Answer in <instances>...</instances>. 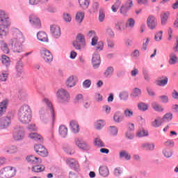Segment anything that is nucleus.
<instances>
[{
    "instance_id": "obj_1",
    "label": "nucleus",
    "mask_w": 178,
    "mask_h": 178,
    "mask_svg": "<svg viewBox=\"0 0 178 178\" xmlns=\"http://www.w3.org/2000/svg\"><path fill=\"white\" fill-rule=\"evenodd\" d=\"M18 120L24 124H29L33 118L31 108L28 104L21 106L17 112Z\"/></svg>"
},
{
    "instance_id": "obj_2",
    "label": "nucleus",
    "mask_w": 178,
    "mask_h": 178,
    "mask_svg": "<svg viewBox=\"0 0 178 178\" xmlns=\"http://www.w3.org/2000/svg\"><path fill=\"white\" fill-rule=\"evenodd\" d=\"M0 38H5L9 33L8 27L10 26L9 15L3 10H0Z\"/></svg>"
},
{
    "instance_id": "obj_3",
    "label": "nucleus",
    "mask_w": 178,
    "mask_h": 178,
    "mask_svg": "<svg viewBox=\"0 0 178 178\" xmlns=\"http://www.w3.org/2000/svg\"><path fill=\"white\" fill-rule=\"evenodd\" d=\"M24 42V37L23 33L19 31L14 35L13 39H11V45L13 52L20 54L23 52V43Z\"/></svg>"
},
{
    "instance_id": "obj_4",
    "label": "nucleus",
    "mask_w": 178,
    "mask_h": 178,
    "mask_svg": "<svg viewBox=\"0 0 178 178\" xmlns=\"http://www.w3.org/2000/svg\"><path fill=\"white\" fill-rule=\"evenodd\" d=\"M88 37L89 38H92L91 45L94 47V49L96 52H101V51H104V42H98V36H97L95 31H90L88 33Z\"/></svg>"
},
{
    "instance_id": "obj_5",
    "label": "nucleus",
    "mask_w": 178,
    "mask_h": 178,
    "mask_svg": "<svg viewBox=\"0 0 178 178\" xmlns=\"http://www.w3.org/2000/svg\"><path fill=\"white\" fill-rule=\"evenodd\" d=\"M59 104H67L70 101V93L65 88H60L56 93Z\"/></svg>"
},
{
    "instance_id": "obj_6",
    "label": "nucleus",
    "mask_w": 178,
    "mask_h": 178,
    "mask_svg": "<svg viewBox=\"0 0 178 178\" xmlns=\"http://www.w3.org/2000/svg\"><path fill=\"white\" fill-rule=\"evenodd\" d=\"M16 168L6 166L0 170V178H12L16 176Z\"/></svg>"
},
{
    "instance_id": "obj_7",
    "label": "nucleus",
    "mask_w": 178,
    "mask_h": 178,
    "mask_svg": "<svg viewBox=\"0 0 178 178\" xmlns=\"http://www.w3.org/2000/svg\"><path fill=\"white\" fill-rule=\"evenodd\" d=\"M72 45L74 48L78 51L84 49V48H86V39L84 38V35L79 33L76 36V40L72 42Z\"/></svg>"
},
{
    "instance_id": "obj_8",
    "label": "nucleus",
    "mask_w": 178,
    "mask_h": 178,
    "mask_svg": "<svg viewBox=\"0 0 178 178\" xmlns=\"http://www.w3.org/2000/svg\"><path fill=\"white\" fill-rule=\"evenodd\" d=\"M24 136L25 134L23 127H17L13 133V140H14V141H22V140L24 138Z\"/></svg>"
},
{
    "instance_id": "obj_9",
    "label": "nucleus",
    "mask_w": 178,
    "mask_h": 178,
    "mask_svg": "<svg viewBox=\"0 0 178 178\" xmlns=\"http://www.w3.org/2000/svg\"><path fill=\"white\" fill-rule=\"evenodd\" d=\"M40 55L41 58H42L46 63H51V62L54 60V56L51 51L47 49H42L40 50Z\"/></svg>"
},
{
    "instance_id": "obj_10",
    "label": "nucleus",
    "mask_w": 178,
    "mask_h": 178,
    "mask_svg": "<svg viewBox=\"0 0 178 178\" xmlns=\"http://www.w3.org/2000/svg\"><path fill=\"white\" fill-rule=\"evenodd\" d=\"M77 83H79V77L76 75H70L65 81V86L67 88H73L76 87Z\"/></svg>"
},
{
    "instance_id": "obj_11",
    "label": "nucleus",
    "mask_w": 178,
    "mask_h": 178,
    "mask_svg": "<svg viewBox=\"0 0 178 178\" xmlns=\"http://www.w3.org/2000/svg\"><path fill=\"white\" fill-rule=\"evenodd\" d=\"M147 24L150 30H156L158 26L156 17L154 15H149L147 19Z\"/></svg>"
},
{
    "instance_id": "obj_12",
    "label": "nucleus",
    "mask_w": 178,
    "mask_h": 178,
    "mask_svg": "<svg viewBox=\"0 0 178 178\" xmlns=\"http://www.w3.org/2000/svg\"><path fill=\"white\" fill-rule=\"evenodd\" d=\"M34 149L36 154L40 155V156H48V150L42 145H35Z\"/></svg>"
},
{
    "instance_id": "obj_13",
    "label": "nucleus",
    "mask_w": 178,
    "mask_h": 178,
    "mask_svg": "<svg viewBox=\"0 0 178 178\" xmlns=\"http://www.w3.org/2000/svg\"><path fill=\"white\" fill-rule=\"evenodd\" d=\"M29 22L35 29H41V21L37 15H31L29 16Z\"/></svg>"
},
{
    "instance_id": "obj_14",
    "label": "nucleus",
    "mask_w": 178,
    "mask_h": 178,
    "mask_svg": "<svg viewBox=\"0 0 178 178\" xmlns=\"http://www.w3.org/2000/svg\"><path fill=\"white\" fill-rule=\"evenodd\" d=\"M92 65L93 68L98 69L101 65V56L97 53H94L92 56Z\"/></svg>"
},
{
    "instance_id": "obj_15",
    "label": "nucleus",
    "mask_w": 178,
    "mask_h": 178,
    "mask_svg": "<svg viewBox=\"0 0 178 178\" xmlns=\"http://www.w3.org/2000/svg\"><path fill=\"white\" fill-rule=\"evenodd\" d=\"M66 163L71 168V169H74V170H76V172H79L80 165L79 164V161H77V160L74 159H67Z\"/></svg>"
},
{
    "instance_id": "obj_16",
    "label": "nucleus",
    "mask_w": 178,
    "mask_h": 178,
    "mask_svg": "<svg viewBox=\"0 0 178 178\" xmlns=\"http://www.w3.org/2000/svg\"><path fill=\"white\" fill-rule=\"evenodd\" d=\"M42 102L43 104H45V105H47V108L49 109L52 122H55V111L52 106V103H51V101L48 98H44L42 99Z\"/></svg>"
},
{
    "instance_id": "obj_17",
    "label": "nucleus",
    "mask_w": 178,
    "mask_h": 178,
    "mask_svg": "<svg viewBox=\"0 0 178 178\" xmlns=\"http://www.w3.org/2000/svg\"><path fill=\"white\" fill-rule=\"evenodd\" d=\"M51 34L54 38H59L62 33L60 32V28L58 25H52L50 26Z\"/></svg>"
},
{
    "instance_id": "obj_18",
    "label": "nucleus",
    "mask_w": 178,
    "mask_h": 178,
    "mask_svg": "<svg viewBox=\"0 0 178 178\" xmlns=\"http://www.w3.org/2000/svg\"><path fill=\"white\" fill-rule=\"evenodd\" d=\"M10 118L3 117L0 119V129H8L10 126Z\"/></svg>"
},
{
    "instance_id": "obj_19",
    "label": "nucleus",
    "mask_w": 178,
    "mask_h": 178,
    "mask_svg": "<svg viewBox=\"0 0 178 178\" xmlns=\"http://www.w3.org/2000/svg\"><path fill=\"white\" fill-rule=\"evenodd\" d=\"M115 29L119 33H122V31H124L126 30V26H124V21L123 19L118 20L115 24Z\"/></svg>"
},
{
    "instance_id": "obj_20",
    "label": "nucleus",
    "mask_w": 178,
    "mask_h": 178,
    "mask_svg": "<svg viewBox=\"0 0 178 178\" xmlns=\"http://www.w3.org/2000/svg\"><path fill=\"white\" fill-rule=\"evenodd\" d=\"M39 114H40V120L43 123H48V122H49V118H48V114L45 111V108H40L39 111Z\"/></svg>"
},
{
    "instance_id": "obj_21",
    "label": "nucleus",
    "mask_w": 178,
    "mask_h": 178,
    "mask_svg": "<svg viewBox=\"0 0 178 178\" xmlns=\"http://www.w3.org/2000/svg\"><path fill=\"white\" fill-rule=\"evenodd\" d=\"M26 160L29 163H32L33 165H37L38 163H42V161L41 159L34 156L33 155H30L26 156Z\"/></svg>"
},
{
    "instance_id": "obj_22",
    "label": "nucleus",
    "mask_w": 178,
    "mask_h": 178,
    "mask_svg": "<svg viewBox=\"0 0 178 178\" xmlns=\"http://www.w3.org/2000/svg\"><path fill=\"white\" fill-rule=\"evenodd\" d=\"M70 127L72 133L74 134L79 133L80 131V128L79 127V122L77 121L72 120L70 122Z\"/></svg>"
},
{
    "instance_id": "obj_23",
    "label": "nucleus",
    "mask_w": 178,
    "mask_h": 178,
    "mask_svg": "<svg viewBox=\"0 0 178 178\" xmlns=\"http://www.w3.org/2000/svg\"><path fill=\"white\" fill-rule=\"evenodd\" d=\"M76 145L80 148V149H83V151H89L90 149V145L88 143L81 141V140H76Z\"/></svg>"
},
{
    "instance_id": "obj_24",
    "label": "nucleus",
    "mask_w": 178,
    "mask_h": 178,
    "mask_svg": "<svg viewBox=\"0 0 178 178\" xmlns=\"http://www.w3.org/2000/svg\"><path fill=\"white\" fill-rule=\"evenodd\" d=\"M113 119L115 123H122L124 120V117L122 115V112L116 111L113 115Z\"/></svg>"
},
{
    "instance_id": "obj_25",
    "label": "nucleus",
    "mask_w": 178,
    "mask_h": 178,
    "mask_svg": "<svg viewBox=\"0 0 178 178\" xmlns=\"http://www.w3.org/2000/svg\"><path fill=\"white\" fill-rule=\"evenodd\" d=\"M37 38L42 42H48V35L44 31H40L37 33Z\"/></svg>"
},
{
    "instance_id": "obj_26",
    "label": "nucleus",
    "mask_w": 178,
    "mask_h": 178,
    "mask_svg": "<svg viewBox=\"0 0 178 178\" xmlns=\"http://www.w3.org/2000/svg\"><path fill=\"white\" fill-rule=\"evenodd\" d=\"M99 173L102 177H108V176H109V168L106 165L100 166L99 168Z\"/></svg>"
},
{
    "instance_id": "obj_27",
    "label": "nucleus",
    "mask_w": 178,
    "mask_h": 178,
    "mask_svg": "<svg viewBox=\"0 0 178 178\" xmlns=\"http://www.w3.org/2000/svg\"><path fill=\"white\" fill-rule=\"evenodd\" d=\"M29 137L32 140H35V141H38V143H42L44 141L42 136L37 133H31L29 134Z\"/></svg>"
},
{
    "instance_id": "obj_28",
    "label": "nucleus",
    "mask_w": 178,
    "mask_h": 178,
    "mask_svg": "<svg viewBox=\"0 0 178 178\" xmlns=\"http://www.w3.org/2000/svg\"><path fill=\"white\" fill-rule=\"evenodd\" d=\"M8 108V100H3L0 103V116L5 115Z\"/></svg>"
},
{
    "instance_id": "obj_29",
    "label": "nucleus",
    "mask_w": 178,
    "mask_h": 178,
    "mask_svg": "<svg viewBox=\"0 0 178 178\" xmlns=\"http://www.w3.org/2000/svg\"><path fill=\"white\" fill-rule=\"evenodd\" d=\"M1 61L2 65L6 66V67H9V66H10V58L6 55L1 56Z\"/></svg>"
},
{
    "instance_id": "obj_30",
    "label": "nucleus",
    "mask_w": 178,
    "mask_h": 178,
    "mask_svg": "<svg viewBox=\"0 0 178 178\" xmlns=\"http://www.w3.org/2000/svg\"><path fill=\"white\" fill-rule=\"evenodd\" d=\"M129 9L130 8H129V3L126 1L120 9V14L123 15V16H127V12H129Z\"/></svg>"
},
{
    "instance_id": "obj_31",
    "label": "nucleus",
    "mask_w": 178,
    "mask_h": 178,
    "mask_svg": "<svg viewBox=\"0 0 178 178\" xmlns=\"http://www.w3.org/2000/svg\"><path fill=\"white\" fill-rule=\"evenodd\" d=\"M168 79L165 77L163 79H157L154 81V84L159 87H165L168 85Z\"/></svg>"
},
{
    "instance_id": "obj_32",
    "label": "nucleus",
    "mask_w": 178,
    "mask_h": 178,
    "mask_svg": "<svg viewBox=\"0 0 178 178\" xmlns=\"http://www.w3.org/2000/svg\"><path fill=\"white\" fill-rule=\"evenodd\" d=\"M84 12L83 11H79L76 13V15L75 16V21L76 23H81L83 20H84Z\"/></svg>"
},
{
    "instance_id": "obj_33",
    "label": "nucleus",
    "mask_w": 178,
    "mask_h": 178,
    "mask_svg": "<svg viewBox=\"0 0 178 178\" xmlns=\"http://www.w3.org/2000/svg\"><path fill=\"white\" fill-rule=\"evenodd\" d=\"M178 62V58L177 56H176V54L172 52L170 54V58L168 60V63L170 65H176Z\"/></svg>"
},
{
    "instance_id": "obj_34",
    "label": "nucleus",
    "mask_w": 178,
    "mask_h": 178,
    "mask_svg": "<svg viewBox=\"0 0 178 178\" xmlns=\"http://www.w3.org/2000/svg\"><path fill=\"white\" fill-rule=\"evenodd\" d=\"M142 147L147 151H154L155 149V143H145L142 144Z\"/></svg>"
},
{
    "instance_id": "obj_35",
    "label": "nucleus",
    "mask_w": 178,
    "mask_h": 178,
    "mask_svg": "<svg viewBox=\"0 0 178 178\" xmlns=\"http://www.w3.org/2000/svg\"><path fill=\"white\" fill-rule=\"evenodd\" d=\"M59 134L63 138H66L67 136V127L65 125H60L59 127Z\"/></svg>"
},
{
    "instance_id": "obj_36",
    "label": "nucleus",
    "mask_w": 178,
    "mask_h": 178,
    "mask_svg": "<svg viewBox=\"0 0 178 178\" xmlns=\"http://www.w3.org/2000/svg\"><path fill=\"white\" fill-rule=\"evenodd\" d=\"M33 172L35 173H40L41 172H44L45 170V166L44 165H36L32 167Z\"/></svg>"
},
{
    "instance_id": "obj_37",
    "label": "nucleus",
    "mask_w": 178,
    "mask_h": 178,
    "mask_svg": "<svg viewBox=\"0 0 178 178\" xmlns=\"http://www.w3.org/2000/svg\"><path fill=\"white\" fill-rule=\"evenodd\" d=\"M119 155L121 159L123 158L126 159V161H130V159H131V156L125 150L120 152Z\"/></svg>"
},
{
    "instance_id": "obj_38",
    "label": "nucleus",
    "mask_w": 178,
    "mask_h": 178,
    "mask_svg": "<svg viewBox=\"0 0 178 178\" xmlns=\"http://www.w3.org/2000/svg\"><path fill=\"white\" fill-rule=\"evenodd\" d=\"M169 16H170V13L167 11L163 14L161 16V25L165 26L168 23V19H169Z\"/></svg>"
},
{
    "instance_id": "obj_39",
    "label": "nucleus",
    "mask_w": 178,
    "mask_h": 178,
    "mask_svg": "<svg viewBox=\"0 0 178 178\" xmlns=\"http://www.w3.org/2000/svg\"><path fill=\"white\" fill-rule=\"evenodd\" d=\"M7 154H16L17 152V146L11 145L4 149Z\"/></svg>"
},
{
    "instance_id": "obj_40",
    "label": "nucleus",
    "mask_w": 178,
    "mask_h": 178,
    "mask_svg": "<svg viewBox=\"0 0 178 178\" xmlns=\"http://www.w3.org/2000/svg\"><path fill=\"white\" fill-rule=\"evenodd\" d=\"M152 127H160L162 126V118L157 117L153 122H151Z\"/></svg>"
},
{
    "instance_id": "obj_41",
    "label": "nucleus",
    "mask_w": 178,
    "mask_h": 178,
    "mask_svg": "<svg viewBox=\"0 0 178 178\" xmlns=\"http://www.w3.org/2000/svg\"><path fill=\"white\" fill-rule=\"evenodd\" d=\"M104 126H105V121L103 120H99L95 123V129H96V130H102Z\"/></svg>"
},
{
    "instance_id": "obj_42",
    "label": "nucleus",
    "mask_w": 178,
    "mask_h": 178,
    "mask_svg": "<svg viewBox=\"0 0 178 178\" xmlns=\"http://www.w3.org/2000/svg\"><path fill=\"white\" fill-rule=\"evenodd\" d=\"M149 106H148L147 104L144 102H140L138 104V111H141V112H145L146 111H148V108Z\"/></svg>"
},
{
    "instance_id": "obj_43",
    "label": "nucleus",
    "mask_w": 178,
    "mask_h": 178,
    "mask_svg": "<svg viewBox=\"0 0 178 178\" xmlns=\"http://www.w3.org/2000/svg\"><path fill=\"white\" fill-rule=\"evenodd\" d=\"M152 108L156 111V112H163L164 108L162 106L156 102H153L152 104Z\"/></svg>"
},
{
    "instance_id": "obj_44",
    "label": "nucleus",
    "mask_w": 178,
    "mask_h": 178,
    "mask_svg": "<svg viewBox=\"0 0 178 178\" xmlns=\"http://www.w3.org/2000/svg\"><path fill=\"white\" fill-rule=\"evenodd\" d=\"M134 24H136V21L133 18H129L125 23L126 29H133L134 27Z\"/></svg>"
},
{
    "instance_id": "obj_45",
    "label": "nucleus",
    "mask_w": 178,
    "mask_h": 178,
    "mask_svg": "<svg viewBox=\"0 0 178 178\" xmlns=\"http://www.w3.org/2000/svg\"><path fill=\"white\" fill-rule=\"evenodd\" d=\"M79 3L82 9H88L90 6V0H79Z\"/></svg>"
},
{
    "instance_id": "obj_46",
    "label": "nucleus",
    "mask_w": 178,
    "mask_h": 178,
    "mask_svg": "<svg viewBox=\"0 0 178 178\" xmlns=\"http://www.w3.org/2000/svg\"><path fill=\"white\" fill-rule=\"evenodd\" d=\"M148 134H149L148 131L145 129H139L136 133L137 137H140V138L147 137Z\"/></svg>"
},
{
    "instance_id": "obj_47",
    "label": "nucleus",
    "mask_w": 178,
    "mask_h": 178,
    "mask_svg": "<svg viewBox=\"0 0 178 178\" xmlns=\"http://www.w3.org/2000/svg\"><path fill=\"white\" fill-rule=\"evenodd\" d=\"M124 115L127 118L130 119L134 116V112L130 108H125L124 111Z\"/></svg>"
},
{
    "instance_id": "obj_48",
    "label": "nucleus",
    "mask_w": 178,
    "mask_h": 178,
    "mask_svg": "<svg viewBox=\"0 0 178 178\" xmlns=\"http://www.w3.org/2000/svg\"><path fill=\"white\" fill-rule=\"evenodd\" d=\"M132 98H138V97L141 96V89L138 88H135L131 95Z\"/></svg>"
},
{
    "instance_id": "obj_49",
    "label": "nucleus",
    "mask_w": 178,
    "mask_h": 178,
    "mask_svg": "<svg viewBox=\"0 0 178 178\" xmlns=\"http://www.w3.org/2000/svg\"><path fill=\"white\" fill-rule=\"evenodd\" d=\"M105 20V10L104 8H100L99 10V22L102 23Z\"/></svg>"
},
{
    "instance_id": "obj_50",
    "label": "nucleus",
    "mask_w": 178,
    "mask_h": 178,
    "mask_svg": "<svg viewBox=\"0 0 178 178\" xmlns=\"http://www.w3.org/2000/svg\"><path fill=\"white\" fill-rule=\"evenodd\" d=\"M163 34V31H157L154 34V40L157 42H159V41H162V35Z\"/></svg>"
},
{
    "instance_id": "obj_51",
    "label": "nucleus",
    "mask_w": 178,
    "mask_h": 178,
    "mask_svg": "<svg viewBox=\"0 0 178 178\" xmlns=\"http://www.w3.org/2000/svg\"><path fill=\"white\" fill-rule=\"evenodd\" d=\"M162 152L165 158H170L173 155V152L170 149H163Z\"/></svg>"
},
{
    "instance_id": "obj_52",
    "label": "nucleus",
    "mask_w": 178,
    "mask_h": 178,
    "mask_svg": "<svg viewBox=\"0 0 178 178\" xmlns=\"http://www.w3.org/2000/svg\"><path fill=\"white\" fill-rule=\"evenodd\" d=\"M0 44L1 50L3 51V52H4V54H9V48H8L7 44L5 43V42L3 41H1Z\"/></svg>"
},
{
    "instance_id": "obj_53",
    "label": "nucleus",
    "mask_w": 178,
    "mask_h": 178,
    "mask_svg": "<svg viewBox=\"0 0 178 178\" xmlns=\"http://www.w3.org/2000/svg\"><path fill=\"white\" fill-rule=\"evenodd\" d=\"M16 69L17 73L21 74V73H23V61L19 60L17 63Z\"/></svg>"
},
{
    "instance_id": "obj_54",
    "label": "nucleus",
    "mask_w": 178,
    "mask_h": 178,
    "mask_svg": "<svg viewBox=\"0 0 178 178\" xmlns=\"http://www.w3.org/2000/svg\"><path fill=\"white\" fill-rule=\"evenodd\" d=\"M115 69H113V67H108L106 71L104 72V75L106 77H109L113 74Z\"/></svg>"
},
{
    "instance_id": "obj_55",
    "label": "nucleus",
    "mask_w": 178,
    "mask_h": 178,
    "mask_svg": "<svg viewBox=\"0 0 178 178\" xmlns=\"http://www.w3.org/2000/svg\"><path fill=\"white\" fill-rule=\"evenodd\" d=\"M161 119L165 122H170L173 119V114L172 113H167Z\"/></svg>"
},
{
    "instance_id": "obj_56",
    "label": "nucleus",
    "mask_w": 178,
    "mask_h": 178,
    "mask_svg": "<svg viewBox=\"0 0 178 178\" xmlns=\"http://www.w3.org/2000/svg\"><path fill=\"white\" fill-rule=\"evenodd\" d=\"M119 97L122 101H126L129 98V92L127 91L121 92L119 95Z\"/></svg>"
},
{
    "instance_id": "obj_57",
    "label": "nucleus",
    "mask_w": 178,
    "mask_h": 178,
    "mask_svg": "<svg viewBox=\"0 0 178 178\" xmlns=\"http://www.w3.org/2000/svg\"><path fill=\"white\" fill-rule=\"evenodd\" d=\"M63 19L66 23H70L72 22V15L67 13H64L63 15Z\"/></svg>"
},
{
    "instance_id": "obj_58",
    "label": "nucleus",
    "mask_w": 178,
    "mask_h": 178,
    "mask_svg": "<svg viewBox=\"0 0 178 178\" xmlns=\"http://www.w3.org/2000/svg\"><path fill=\"white\" fill-rule=\"evenodd\" d=\"M95 145H96L97 147H105V143H104V142H102V140H101V138H96L95 139Z\"/></svg>"
},
{
    "instance_id": "obj_59",
    "label": "nucleus",
    "mask_w": 178,
    "mask_h": 178,
    "mask_svg": "<svg viewBox=\"0 0 178 178\" xmlns=\"http://www.w3.org/2000/svg\"><path fill=\"white\" fill-rule=\"evenodd\" d=\"M118 127L115 126H111L110 127V134H111V136H118Z\"/></svg>"
},
{
    "instance_id": "obj_60",
    "label": "nucleus",
    "mask_w": 178,
    "mask_h": 178,
    "mask_svg": "<svg viewBox=\"0 0 178 178\" xmlns=\"http://www.w3.org/2000/svg\"><path fill=\"white\" fill-rule=\"evenodd\" d=\"M63 149L65 152H66V154H68V155H72V154H74V150L70 146H65L64 147Z\"/></svg>"
},
{
    "instance_id": "obj_61",
    "label": "nucleus",
    "mask_w": 178,
    "mask_h": 178,
    "mask_svg": "<svg viewBox=\"0 0 178 178\" xmlns=\"http://www.w3.org/2000/svg\"><path fill=\"white\" fill-rule=\"evenodd\" d=\"M150 41H151V39L149 38H146V40H143V47H142L143 51H147L148 44H149Z\"/></svg>"
},
{
    "instance_id": "obj_62",
    "label": "nucleus",
    "mask_w": 178,
    "mask_h": 178,
    "mask_svg": "<svg viewBox=\"0 0 178 178\" xmlns=\"http://www.w3.org/2000/svg\"><path fill=\"white\" fill-rule=\"evenodd\" d=\"M121 3L122 1H120V0H117L115 5L112 6L111 7L113 12H118V8H119V6H120Z\"/></svg>"
},
{
    "instance_id": "obj_63",
    "label": "nucleus",
    "mask_w": 178,
    "mask_h": 178,
    "mask_svg": "<svg viewBox=\"0 0 178 178\" xmlns=\"http://www.w3.org/2000/svg\"><path fill=\"white\" fill-rule=\"evenodd\" d=\"M83 88H90L91 87V80L86 79L83 82Z\"/></svg>"
},
{
    "instance_id": "obj_64",
    "label": "nucleus",
    "mask_w": 178,
    "mask_h": 178,
    "mask_svg": "<svg viewBox=\"0 0 178 178\" xmlns=\"http://www.w3.org/2000/svg\"><path fill=\"white\" fill-rule=\"evenodd\" d=\"M81 101H83V95L78 94L74 98V102L75 104H79V102H81Z\"/></svg>"
}]
</instances>
